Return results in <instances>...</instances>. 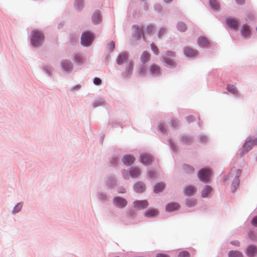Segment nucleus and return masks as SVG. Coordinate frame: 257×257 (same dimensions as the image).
<instances>
[{
	"mask_svg": "<svg viewBox=\"0 0 257 257\" xmlns=\"http://www.w3.org/2000/svg\"><path fill=\"white\" fill-rule=\"evenodd\" d=\"M44 39V37L41 32L37 30L32 31L31 42L33 46H40L42 44Z\"/></svg>",
	"mask_w": 257,
	"mask_h": 257,
	"instance_id": "obj_1",
	"label": "nucleus"
},
{
	"mask_svg": "<svg viewBox=\"0 0 257 257\" xmlns=\"http://www.w3.org/2000/svg\"><path fill=\"white\" fill-rule=\"evenodd\" d=\"M255 145H257V138L254 140L248 138L242 147L241 156L247 153Z\"/></svg>",
	"mask_w": 257,
	"mask_h": 257,
	"instance_id": "obj_2",
	"label": "nucleus"
},
{
	"mask_svg": "<svg viewBox=\"0 0 257 257\" xmlns=\"http://www.w3.org/2000/svg\"><path fill=\"white\" fill-rule=\"evenodd\" d=\"M81 44L84 46H89L91 45L94 37L89 32L84 33L81 36Z\"/></svg>",
	"mask_w": 257,
	"mask_h": 257,
	"instance_id": "obj_3",
	"label": "nucleus"
},
{
	"mask_svg": "<svg viewBox=\"0 0 257 257\" xmlns=\"http://www.w3.org/2000/svg\"><path fill=\"white\" fill-rule=\"evenodd\" d=\"M211 171L208 169H202L198 173V177L202 182H207L210 179Z\"/></svg>",
	"mask_w": 257,
	"mask_h": 257,
	"instance_id": "obj_4",
	"label": "nucleus"
},
{
	"mask_svg": "<svg viewBox=\"0 0 257 257\" xmlns=\"http://www.w3.org/2000/svg\"><path fill=\"white\" fill-rule=\"evenodd\" d=\"M149 72L152 75L158 76L161 73V68L159 65L153 64L149 67Z\"/></svg>",
	"mask_w": 257,
	"mask_h": 257,
	"instance_id": "obj_5",
	"label": "nucleus"
},
{
	"mask_svg": "<svg viewBox=\"0 0 257 257\" xmlns=\"http://www.w3.org/2000/svg\"><path fill=\"white\" fill-rule=\"evenodd\" d=\"M114 204L118 207L122 208L127 204L126 200L119 197H115L113 199Z\"/></svg>",
	"mask_w": 257,
	"mask_h": 257,
	"instance_id": "obj_6",
	"label": "nucleus"
},
{
	"mask_svg": "<svg viewBox=\"0 0 257 257\" xmlns=\"http://www.w3.org/2000/svg\"><path fill=\"white\" fill-rule=\"evenodd\" d=\"M148 202L147 200H137L134 202V206L138 209H142L148 206Z\"/></svg>",
	"mask_w": 257,
	"mask_h": 257,
	"instance_id": "obj_7",
	"label": "nucleus"
},
{
	"mask_svg": "<svg viewBox=\"0 0 257 257\" xmlns=\"http://www.w3.org/2000/svg\"><path fill=\"white\" fill-rule=\"evenodd\" d=\"M196 192V188L194 186L188 185L184 189V194L187 196H191L195 194Z\"/></svg>",
	"mask_w": 257,
	"mask_h": 257,
	"instance_id": "obj_8",
	"label": "nucleus"
},
{
	"mask_svg": "<svg viewBox=\"0 0 257 257\" xmlns=\"http://www.w3.org/2000/svg\"><path fill=\"white\" fill-rule=\"evenodd\" d=\"M141 161L144 164H150L152 161V157L147 154H143L140 157Z\"/></svg>",
	"mask_w": 257,
	"mask_h": 257,
	"instance_id": "obj_9",
	"label": "nucleus"
},
{
	"mask_svg": "<svg viewBox=\"0 0 257 257\" xmlns=\"http://www.w3.org/2000/svg\"><path fill=\"white\" fill-rule=\"evenodd\" d=\"M133 29L134 30L135 35L136 37V39L137 40L140 39L141 36L143 34V28H140L139 26L137 25H134L133 26Z\"/></svg>",
	"mask_w": 257,
	"mask_h": 257,
	"instance_id": "obj_10",
	"label": "nucleus"
},
{
	"mask_svg": "<svg viewBox=\"0 0 257 257\" xmlns=\"http://www.w3.org/2000/svg\"><path fill=\"white\" fill-rule=\"evenodd\" d=\"M150 58L151 55L150 53L144 51L141 55L140 60L143 63L145 64L150 61Z\"/></svg>",
	"mask_w": 257,
	"mask_h": 257,
	"instance_id": "obj_11",
	"label": "nucleus"
},
{
	"mask_svg": "<svg viewBox=\"0 0 257 257\" xmlns=\"http://www.w3.org/2000/svg\"><path fill=\"white\" fill-rule=\"evenodd\" d=\"M226 23L230 28L233 29H237L238 26V22L233 19H227Z\"/></svg>",
	"mask_w": 257,
	"mask_h": 257,
	"instance_id": "obj_12",
	"label": "nucleus"
},
{
	"mask_svg": "<svg viewBox=\"0 0 257 257\" xmlns=\"http://www.w3.org/2000/svg\"><path fill=\"white\" fill-rule=\"evenodd\" d=\"M184 53L188 57H193L197 55V51L189 47L184 48Z\"/></svg>",
	"mask_w": 257,
	"mask_h": 257,
	"instance_id": "obj_13",
	"label": "nucleus"
},
{
	"mask_svg": "<svg viewBox=\"0 0 257 257\" xmlns=\"http://www.w3.org/2000/svg\"><path fill=\"white\" fill-rule=\"evenodd\" d=\"M180 208V205L177 203H170L168 204L166 208L167 211L171 212L178 210Z\"/></svg>",
	"mask_w": 257,
	"mask_h": 257,
	"instance_id": "obj_14",
	"label": "nucleus"
},
{
	"mask_svg": "<svg viewBox=\"0 0 257 257\" xmlns=\"http://www.w3.org/2000/svg\"><path fill=\"white\" fill-rule=\"evenodd\" d=\"M135 158L130 155H125L123 157L122 159V161L123 163L126 165H132L135 161Z\"/></svg>",
	"mask_w": 257,
	"mask_h": 257,
	"instance_id": "obj_15",
	"label": "nucleus"
},
{
	"mask_svg": "<svg viewBox=\"0 0 257 257\" xmlns=\"http://www.w3.org/2000/svg\"><path fill=\"white\" fill-rule=\"evenodd\" d=\"M145 185L142 182H138L134 185V189L138 193H142L145 190Z\"/></svg>",
	"mask_w": 257,
	"mask_h": 257,
	"instance_id": "obj_16",
	"label": "nucleus"
},
{
	"mask_svg": "<svg viewBox=\"0 0 257 257\" xmlns=\"http://www.w3.org/2000/svg\"><path fill=\"white\" fill-rule=\"evenodd\" d=\"M128 59V56L126 53H123L120 54L117 58V63L119 65L122 64Z\"/></svg>",
	"mask_w": 257,
	"mask_h": 257,
	"instance_id": "obj_17",
	"label": "nucleus"
},
{
	"mask_svg": "<svg viewBox=\"0 0 257 257\" xmlns=\"http://www.w3.org/2000/svg\"><path fill=\"white\" fill-rule=\"evenodd\" d=\"M241 33L243 37H248L250 35V30L249 27L247 25H244L241 30Z\"/></svg>",
	"mask_w": 257,
	"mask_h": 257,
	"instance_id": "obj_18",
	"label": "nucleus"
},
{
	"mask_svg": "<svg viewBox=\"0 0 257 257\" xmlns=\"http://www.w3.org/2000/svg\"><path fill=\"white\" fill-rule=\"evenodd\" d=\"M92 20L94 24H98L101 21L100 13L98 12H95L92 16Z\"/></svg>",
	"mask_w": 257,
	"mask_h": 257,
	"instance_id": "obj_19",
	"label": "nucleus"
},
{
	"mask_svg": "<svg viewBox=\"0 0 257 257\" xmlns=\"http://www.w3.org/2000/svg\"><path fill=\"white\" fill-rule=\"evenodd\" d=\"M158 214V211L155 209H150L145 213V216L151 218L157 216Z\"/></svg>",
	"mask_w": 257,
	"mask_h": 257,
	"instance_id": "obj_20",
	"label": "nucleus"
},
{
	"mask_svg": "<svg viewBox=\"0 0 257 257\" xmlns=\"http://www.w3.org/2000/svg\"><path fill=\"white\" fill-rule=\"evenodd\" d=\"M62 66L64 70L66 71H69L72 68V65L71 63L67 60L63 61L62 62Z\"/></svg>",
	"mask_w": 257,
	"mask_h": 257,
	"instance_id": "obj_21",
	"label": "nucleus"
},
{
	"mask_svg": "<svg viewBox=\"0 0 257 257\" xmlns=\"http://www.w3.org/2000/svg\"><path fill=\"white\" fill-rule=\"evenodd\" d=\"M165 184L163 182H160L156 184L154 186V192L155 193H159L162 191L165 188Z\"/></svg>",
	"mask_w": 257,
	"mask_h": 257,
	"instance_id": "obj_22",
	"label": "nucleus"
},
{
	"mask_svg": "<svg viewBox=\"0 0 257 257\" xmlns=\"http://www.w3.org/2000/svg\"><path fill=\"white\" fill-rule=\"evenodd\" d=\"M211 191L212 188L208 185H206L202 191V197L203 198L207 197V195L211 193Z\"/></svg>",
	"mask_w": 257,
	"mask_h": 257,
	"instance_id": "obj_23",
	"label": "nucleus"
},
{
	"mask_svg": "<svg viewBox=\"0 0 257 257\" xmlns=\"http://www.w3.org/2000/svg\"><path fill=\"white\" fill-rule=\"evenodd\" d=\"M197 43L199 46L204 47L207 46L209 42L206 38L201 37L198 39Z\"/></svg>",
	"mask_w": 257,
	"mask_h": 257,
	"instance_id": "obj_24",
	"label": "nucleus"
},
{
	"mask_svg": "<svg viewBox=\"0 0 257 257\" xmlns=\"http://www.w3.org/2000/svg\"><path fill=\"white\" fill-rule=\"evenodd\" d=\"M130 173L132 177L136 178L140 175L141 171L139 168H133Z\"/></svg>",
	"mask_w": 257,
	"mask_h": 257,
	"instance_id": "obj_25",
	"label": "nucleus"
},
{
	"mask_svg": "<svg viewBox=\"0 0 257 257\" xmlns=\"http://www.w3.org/2000/svg\"><path fill=\"white\" fill-rule=\"evenodd\" d=\"M256 252V248L254 246H250L247 249V254L250 256H253Z\"/></svg>",
	"mask_w": 257,
	"mask_h": 257,
	"instance_id": "obj_26",
	"label": "nucleus"
},
{
	"mask_svg": "<svg viewBox=\"0 0 257 257\" xmlns=\"http://www.w3.org/2000/svg\"><path fill=\"white\" fill-rule=\"evenodd\" d=\"M183 170L186 173L189 174L193 173L195 171L194 169L192 167L186 164L183 166Z\"/></svg>",
	"mask_w": 257,
	"mask_h": 257,
	"instance_id": "obj_27",
	"label": "nucleus"
},
{
	"mask_svg": "<svg viewBox=\"0 0 257 257\" xmlns=\"http://www.w3.org/2000/svg\"><path fill=\"white\" fill-rule=\"evenodd\" d=\"M229 257H242L241 252L238 251H231L229 252Z\"/></svg>",
	"mask_w": 257,
	"mask_h": 257,
	"instance_id": "obj_28",
	"label": "nucleus"
},
{
	"mask_svg": "<svg viewBox=\"0 0 257 257\" xmlns=\"http://www.w3.org/2000/svg\"><path fill=\"white\" fill-rule=\"evenodd\" d=\"M134 66V62L133 61H130L129 63L127 64V66L126 68L127 74H132L133 71Z\"/></svg>",
	"mask_w": 257,
	"mask_h": 257,
	"instance_id": "obj_29",
	"label": "nucleus"
},
{
	"mask_svg": "<svg viewBox=\"0 0 257 257\" xmlns=\"http://www.w3.org/2000/svg\"><path fill=\"white\" fill-rule=\"evenodd\" d=\"M227 89L228 91L230 92L233 94H237V90L236 87L233 85H228L227 87Z\"/></svg>",
	"mask_w": 257,
	"mask_h": 257,
	"instance_id": "obj_30",
	"label": "nucleus"
},
{
	"mask_svg": "<svg viewBox=\"0 0 257 257\" xmlns=\"http://www.w3.org/2000/svg\"><path fill=\"white\" fill-rule=\"evenodd\" d=\"M178 29L181 31L184 32L187 29V27L185 24L182 22L179 23L177 26Z\"/></svg>",
	"mask_w": 257,
	"mask_h": 257,
	"instance_id": "obj_31",
	"label": "nucleus"
},
{
	"mask_svg": "<svg viewBox=\"0 0 257 257\" xmlns=\"http://www.w3.org/2000/svg\"><path fill=\"white\" fill-rule=\"evenodd\" d=\"M196 204V200L188 199L186 201V204L188 207H192Z\"/></svg>",
	"mask_w": 257,
	"mask_h": 257,
	"instance_id": "obj_32",
	"label": "nucleus"
},
{
	"mask_svg": "<svg viewBox=\"0 0 257 257\" xmlns=\"http://www.w3.org/2000/svg\"><path fill=\"white\" fill-rule=\"evenodd\" d=\"M210 4L211 7L214 10H217L219 8V6L216 0H210Z\"/></svg>",
	"mask_w": 257,
	"mask_h": 257,
	"instance_id": "obj_33",
	"label": "nucleus"
},
{
	"mask_svg": "<svg viewBox=\"0 0 257 257\" xmlns=\"http://www.w3.org/2000/svg\"><path fill=\"white\" fill-rule=\"evenodd\" d=\"M151 49L154 54L156 55H158L159 53V50L157 46H156L154 43L151 44Z\"/></svg>",
	"mask_w": 257,
	"mask_h": 257,
	"instance_id": "obj_34",
	"label": "nucleus"
},
{
	"mask_svg": "<svg viewBox=\"0 0 257 257\" xmlns=\"http://www.w3.org/2000/svg\"><path fill=\"white\" fill-rule=\"evenodd\" d=\"M164 60L166 62L167 66L172 67L174 65V62L172 60L164 58Z\"/></svg>",
	"mask_w": 257,
	"mask_h": 257,
	"instance_id": "obj_35",
	"label": "nucleus"
},
{
	"mask_svg": "<svg viewBox=\"0 0 257 257\" xmlns=\"http://www.w3.org/2000/svg\"><path fill=\"white\" fill-rule=\"evenodd\" d=\"M178 257H189V253L186 251H183L180 252Z\"/></svg>",
	"mask_w": 257,
	"mask_h": 257,
	"instance_id": "obj_36",
	"label": "nucleus"
},
{
	"mask_svg": "<svg viewBox=\"0 0 257 257\" xmlns=\"http://www.w3.org/2000/svg\"><path fill=\"white\" fill-rule=\"evenodd\" d=\"M154 29V27L152 25H150L147 28L146 32L148 34H150L153 31Z\"/></svg>",
	"mask_w": 257,
	"mask_h": 257,
	"instance_id": "obj_37",
	"label": "nucleus"
},
{
	"mask_svg": "<svg viewBox=\"0 0 257 257\" xmlns=\"http://www.w3.org/2000/svg\"><path fill=\"white\" fill-rule=\"evenodd\" d=\"M93 83L97 85H100L101 83V80L97 77H95L93 80Z\"/></svg>",
	"mask_w": 257,
	"mask_h": 257,
	"instance_id": "obj_38",
	"label": "nucleus"
},
{
	"mask_svg": "<svg viewBox=\"0 0 257 257\" xmlns=\"http://www.w3.org/2000/svg\"><path fill=\"white\" fill-rule=\"evenodd\" d=\"M146 69L144 67H141L139 71V73L141 75H144L146 74Z\"/></svg>",
	"mask_w": 257,
	"mask_h": 257,
	"instance_id": "obj_39",
	"label": "nucleus"
},
{
	"mask_svg": "<svg viewBox=\"0 0 257 257\" xmlns=\"http://www.w3.org/2000/svg\"><path fill=\"white\" fill-rule=\"evenodd\" d=\"M149 176L151 178H155L157 176L156 173L152 171H150L149 172Z\"/></svg>",
	"mask_w": 257,
	"mask_h": 257,
	"instance_id": "obj_40",
	"label": "nucleus"
},
{
	"mask_svg": "<svg viewBox=\"0 0 257 257\" xmlns=\"http://www.w3.org/2000/svg\"><path fill=\"white\" fill-rule=\"evenodd\" d=\"M251 223L254 226H257V216L252 218Z\"/></svg>",
	"mask_w": 257,
	"mask_h": 257,
	"instance_id": "obj_41",
	"label": "nucleus"
},
{
	"mask_svg": "<svg viewBox=\"0 0 257 257\" xmlns=\"http://www.w3.org/2000/svg\"><path fill=\"white\" fill-rule=\"evenodd\" d=\"M108 46H109V48L111 50H113L114 49V47H115L114 42L113 41H111V42H110V43L109 44Z\"/></svg>",
	"mask_w": 257,
	"mask_h": 257,
	"instance_id": "obj_42",
	"label": "nucleus"
},
{
	"mask_svg": "<svg viewBox=\"0 0 257 257\" xmlns=\"http://www.w3.org/2000/svg\"><path fill=\"white\" fill-rule=\"evenodd\" d=\"M81 57L80 55H76L75 57V60L77 62H81Z\"/></svg>",
	"mask_w": 257,
	"mask_h": 257,
	"instance_id": "obj_43",
	"label": "nucleus"
},
{
	"mask_svg": "<svg viewBox=\"0 0 257 257\" xmlns=\"http://www.w3.org/2000/svg\"><path fill=\"white\" fill-rule=\"evenodd\" d=\"M166 54L167 56L173 57L175 55V53L172 51H167Z\"/></svg>",
	"mask_w": 257,
	"mask_h": 257,
	"instance_id": "obj_44",
	"label": "nucleus"
},
{
	"mask_svg": "<svg viewBox=\"0 0 257 257\" xmlns=\"http://www.w3.org/2000/svg\"><path fill=\"white\" fill-rule=\"evenodd\" d=\"M165 32V30L164 29H163V28L161 29L159 31V36L161 37L162 35H163L164 34Z\"/></svg>",
	"mask_w": 257,
	"mask_h": 257,
	"instance_id": "obj_45",
	"label": "nucleus"
},
{
	"mask_svg": "<svg viewBox=\"0 0 257 257\" xmlns=\"http://www.w3.org/2000/svg\"><path fill=\"white\" fill-rule=\"evenodd\" d=\"M159 130L160 131H161L162 132H165V130H164V126L163 124H160L159 125Z\"/></svg>",
	"mask_w": 257,
	"mask_h": 257,
	"instance_id": "obj_46",
	"label": "nucleus"
},
{
	"mask_svg": "<svg viewBox=\"0 0 257 257\" xmlns=\"http://www.w3.org/2000/svg\"><path fill=\"white\" fill-rule=\"evenodd\" d=\"M233 184H234V187L238 186V185H239V180H238V178L235 179V180L233 182Z\"/></svg>",
	"mask_w": 257,
	"mask_h": 257,
	"instance_id": "obj_47",
	"label": "nucleus"
},
{
	"mask_svg": "<svg viewBox=\"0 0 257 257\" xmlns=\"http://www.w3.org/2000/svg\"><path fill=\"white\" fill-rule=\"evenodd\" d=\"M156 257H169V256L163 253H159L156 255Z\"/></svg>",
	"mask_w": 257,
	"mask_h": 257,
	"instance_id": "obj_48",
	"label": "nucleus"
},
{
	"mask_svg": "<svg viewBox=\"0 0 257 257\" xmlns=\"http://www.w3.org/2000/svg\"><path fill=\"white\" fill-rule=\"evenodd\" d=\"M172 124L173 125V126H176V125H178V122L177 121L174 120L172 121Z\"/></svg>",
	"mask_w": 257,
	"mask_h": 257,
	"instance_id": "obj_49",
	"label": "nucleus"
},
{
	"mask_svg": "<svg viewBox=\"0 0 257 257\" xmlns=\"http://www.w3.org/2000/svg\"><path fill=\"white\" fill-rule=\"evenodd\" d=\"M236 2L239 4H242L244 3V0H236Z\"/></svg>",
	"mask_w": 257,
	"mask_h": 257,
	"instance_id": "obj_50",
	"label": "nucleus"
},
{
	"mask_svg": "<svg viewBox=\"0 0 257 257\" xmlns=\"http://www.w3.org/2000/svg\"><path fill=\"white\" fill-rule=\"evenodd\" d=\"M231 243L232 244H234V245H239V242L237 241H233L231 242Z\"/></svg>",
	"mask_w": 257,
	"mask_h": 257,
	"instance_id": "obj_51",
	"label": "nucleus"
},
{
	"mask_svg": "<svg viewBox=\"0 0 257 257\" xmlns=\"http://www.w3.org/2000/svg\"><path fill=\"white\" fill-rule=\"evenodd\" d=\"M22 207V205L21 204H17V212L18 211V209H20Z\"/></svg>",
	"mask_w": 257,
	"mask_h": 257,
	"instance_id": "obj_52",
	"label": "nucleus"
},
{
	"mask_svg": "<svg viewBox=\"0 0 257 257\" xmlns=\"http://www.w3.org/2000/svg\"><path fill=\"white\" fill-rule=\"evenodd\" d=\"M124 178L126 179H128V176L127 175H124Z\"/></svg>",
	"mask_w": 257,
	"mask_h": 257,
	"instance_id": "obj_53",
	"label": "nucleus"
},
{
	"mask_svg": "<svg viewBox=\"0 0 257 257\" xmlns=\"http://www.w3.org/2000/svg\"><path fill=\"white\" fill-rule=\"evenodd\" d=\"M120 193H124L125 192V189L124 188L122 189V191H120Z\"/></svg>",
	"mask_w": 257,
	"mask_h": 257,
	"instance_id": "obj_54",
	"label": "nucleus"
},
{
	"mask_svg": "<svg viewBox=\"0 0 257 257\" xmlns=\"http://www.w3.org/2000/svg\"><path fill=\"white\" fill-rule=\"evenodd\" d=\"M172 0H165V1L167 3H168L169 2H171Z\"/></svg>",
	"mask_w": 257,
	"mask_h": 257,
	"instance_id": "obj_55",
	"label": "nucleus"
},
{
	"mask_svg": "<svg viewBox=\"0 0 257 257\" xmlns=\"http://www.w3.org/2000/svg\"><path fill=\"white\" fill-rule=\"evenodd\" d=\"M187 139V138H186V137H185L184 138H183V141H185V139Z\"/></svg>",
	"mask_w": 257,
	"mask_h": 257,
	"instance_id": "obj_56",
	"label": "nucleus"
},
{
	"mask_svg": "<svg viewBox=\"0 0 257 257\" xmlns=\"http://www.w3.org/2000/svg\"><path fill=\"white\" fill-rule=\"evenodd\" d=\"M256 31H257V26H256Z\"/></svg>",
	"mask_w": 257,
	"mask_h": 257,
	"instance_id": "obj_57",
	"label": "nucleus"
}]
</instances>
